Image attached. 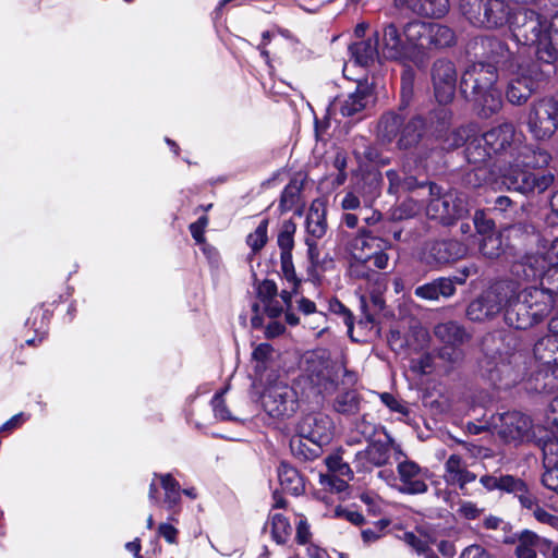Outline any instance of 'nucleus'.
I'll return each mask as SVG.
<instances>
[{"label":"nucleus","mask_w":558,"mask_h":558,"mask_svg":"<svg viewBox=\"0 0 558 558\" xmlns=\"http://www.w3.org/2000/svg\"><path fill=\"white\" fill-rule=\"evenodd\" d=\"M483 359L480 362L494 383L506 381V386L518 383L527 371V356L518 350V339L512 331L488 333L482 341Z\"/></svg>","instance_id":"nucleus-1"},{"label":"nucleus","mask_w":558,"mask_h":558,"mask_svg":"<svg viewBox=\"0 0 558 558\" xmlns=\"http://www.w3.org/2000/svg\"><path fill=\"white\" fill-rule=\"evenodd\" d=\"M510 32L519 46L535 49L538 61L553 65L558 60V14L550 19L532 9L513 12Z\"/></svg>","instance_id":"nucleus-2"},{"label":"nucleus","mask_w":558,"mask_h":558,"mask_svg":"<svg viewBox=\"0 0 558 558\" xmlns=\"http://www.w3.org/2000/svg\"><path fill=\"white\" fill-rule=\"evenodd\" d=\"M551 159L550 154L541 148L521 144L511 165L501 172L502 184L508 190L517 191L521 194L543 193L555 180L551 172L533 173L525 168L538 169L548 166Z\"/></svg>","instance_id":"nucleus-3"},{"label":"nucleus","mask_w":558,"mask_h":558,"mask_svg":"<svg viewBox=\"0 0 558 558\" xmlns=\"http://www.w3.org/2000/svg\"><path fill=\"white\" fill-rule=\"evenodd\" d=\"M497 81L498 72L493 63L474 62L462 73L460 92L483 118L497 113L502 106Z\"/></svg>","instance_id":"nucleus-4"},{"label":"nucleus","mask_w":558,"mask_h":558,"mask_svg":"<svg viewBox=\"0 0 558 558\" xmlns=\"http://www.w3.org/2000/svg\"><path fill=\"white\" fill-rule=\"evenodd\" d=\"M510 293L506 306L505 322L515 329H526L543 320L551 311L555 300L553 293H557L554 286L547 289L536 287L525 288Z\"/></svg>","instance_id":"nucleus-5"},{"label":"nucleus","mask_w":558,"mask_h":558,"mask_svg":"<svg viewBox=\"0 0 558 558\" xmlns=\"http://www.w3.org/2000/svg\"><path fill=\"white\" fill-rule=\"evenodd\" d=\"M495 421L499 436L506 442L515 445L533 442L539 447L543 454L558 452V441L555 435L542 425H534L531 417L519 411L500 413Z\"/></svg>","instance_id":"nucleus-6"},{"label":"nucleus","mask_w":558,"mask_h":558,"mask_svg":"<svg viewBox=\"0 0 558 558\" xmlns=\"http://www.w3.org/2000/svg\"><path fill=\"white\" fill-rule=\"evenodd\" d=\"M340 366L330 359L325 349H317L304 355L302 375L298 385L307 398L332 393L338 385Z\"/></svg>","instance_id":"nucleus-7"},{"label":"nucleus","mask_w":558,"mask_h":558,"mask_svg":"<svg viewBox=\"0 0 558 558\" xmlns=\"http://www.w3.org/2000/svg\"><path fill=\"white\" fill-rule=\"evenodd\" d=\"M512 274L525 281L550 280L558 275V236L542 240L537 252L526 254L512 266Z\"/></svg>","instance_id":"nucleus-8"},{"label":"nucleus","mask_w":558,"mask_h":558,"mask_svg":"<svg viewBox=\"0 0 558 558\" xmlns=\"http://www.w3.org/2000/svg\"><path fill=\"white\" fill-rule=\"evenodd\" d=\"M459 8L472 25L488 29L510 25L513 15L504 0H461Z\"/></svg>","instance_id":"nucleus-9"},{"label":"nucleus","mask_w":558,"mask_h":558,"mask_svg":"<svg viewBox=\"0 0 558 558\" xmlns=\"http://www.w3.org/2000/svg\"><path fill=\"white\" fill-rule=\"evenodd\" d=\"M514 68L508 83L506 97L512 105L520 106L525 104L539 84L550 76V72L545 71L538 62L517 63Z\"/></svg>","instance_id":"nucleus-10"},{"label":"nucleus","mask_w":558,"mask_h":558,"mask_svg":"<svg viewBox=\"0 0 558 558\" xmlns=\"http://www.w3.org/2000/svg\"><path fill=\"white\" fill-rule=\"evenodd\" d=\"M429 195L426 214L442 225H451L454 220L465 217L470 211L468 198L463 193L448 191L441 194L439 186L429 184Z\"/></svg>","instance_id":"nucleus-11"},{"label":"nucleus","mask_w":558,"mask_h":558,"mask_svg":"<svg viewBox=\"0 0 558 558\" xmlns=\"http://www.w3.org/2000/svg\"><path fill=\"white\" fill-rule=\"evenodd\" d=\"M514 292V282H497L469 304L466 316L473 322H482L493 317L502 308L506 311L510 293Z\"/></svg>","instance_id":"nucleus-12"},{"label":"nucleus","mask_w":558,"mask_h":558,"mask_svg":"<svg viewBox=\"0 0 558 558\" xmlns=\"http://www.w3.org/2000/svg\"><path fill=\"white\" fill-rule=\"evenodd\" d=\"M526 123L535 140H549L558 130V96L534 101L530 107Z\"/></svg>","instance_id":"nucleus-13"},{"label":"nucleus","mask_w":558,"mask_h":558,"mask_svg":"<svg viewBox=\"0 0 558 558\" xmlns=\"http://www.w3.org/2000/svg\"><path fill=\"white\" fill-rule=\"evenodd\" d=\"M260 399L264 411L272 418L291 417L299 408L295 390L283 380L269 383Z\"/></svg>","instance_id":"nucleus-14"},{"label":"nucleus","mask_w":558,"mask_h":558,"mask_svg":"<svg viewBox=\"0 0 558 558\" xmlns=\"http://www.w3.org/2000/svg\"><path fill=\"white\" fill-rule=\"evenodd\" d=\"M484 142L493 148L496 155L504 157V161L511 165L525 136L510 122H505L484 133Z\"/></svg>","instance_id":"nucleus-15"},{"label":"nucleus","mask_w":558,"mask_h":558,"mask_svg":"<svg viewBox=\"0 0 558 558\" xmlns=\"http://www.w3.org/2000/svg\"><path fill=\"white\" fill-rule=\"evenodd\" d=\"M390 246L389 242L381 238L374 236L369 232L362 231L350 244V252L354 259L373 264L378 269H385L388 266L389 257L385 252Z\"/></svg>","instance_id":"nucleus-16"},{"label":"nucleus","mask_w":558,"mask_h":558,"mask_svg":"<svg viewBox=\"0 0 558 558\" xmlns=\"http://www.w3.org/2000/svg\"><path fill=\"white\" fill-rule=\"evenodd\" d=\"M457 70L452 61L437 59L430 69L434 95L438 104L447 105L452 101L457 88Z\"/></svg>","instance_id":"nucleus-17"},{"label":"nucleus","mask_w":558,"mask_h":558,"mask_svg":"<svg viewBox=\"0 0 558 558\" xmlns=\"http://www.w3.org/2000/svg\"><path fill=\"white\" fill-rule=\"evenodd\" d=\"M434 335L445 344L440 350L441 359L451 363H456L462 359V352L457 349V347L465 343L470 339L463 326L456 322L440 323L435 326Z\"/></svg>","instance_id":"nucleus-18"},{"label":"nucleus","mask_w":558,"mask_h":558,"mask_svg":"<svg viewBox=\"0 0 558 558\" xmlns=\"http://www.w3.org/2000/svg\"><path fill=\"white\" fill-rule=\"evenodd\" d=\"M292 292L282 290L278 294L277 284L272 280H264L257 286V298L259 303L253 305L255 313L259 312L262 305L263 311L271 318L278 317L283 308L291 305Z\"/></svg>","instance_id":"nucleus-19"},{"label":"nucleus","mask_w":558,"mask_h":558,"mask_svg":"<svg viewBox=\"0 0 558 558\" xmlns=\"http://www.w3.org/2000/svg\"><path fill=\"white\" fill-rule=\"evenodd\" d=\"M429 27L428 22L414 20L408 22L403 27V36L408 40L411 63L417 68L425 66L429 50Z\"/></svg>","instance_id":"nucleus-20"},{"label":"nucleus","mask_w":558,"mask_h":558,"mask_svg":"<svg viewBox=\"0 0 558 558\" xmlns=\"http://www.w3.org/2000/svg\"><path fill=\"white\" fill-rule=\"evenodd\" d=\"M332 422L329 416L323 413H312L303 416L298 423L296 432L301 438L322 448L327 445L332 437Z\"/></svg>","instance_id":"nucleus-21"},{"label":"nucleus","mask_w":558,"mask_h":558,"mask_svg":"<svg viewBox=\"0 0 558 558\" xmlns=\"http://www.w3.org/2000/svg\"><path fill=\"white\" fill-rule=\"evenodd\" d=\"M401 33L393 23L386 24L379 35L380 52L387 60L399 61L401 63H411V54L407 38H402Z\"/></svg>","instance_id":"nucleus-22"},{"label":"nucleus","mask_w":558,"mask_h":558,"mask_svg":"<svg viewBox=\"0 0 558 558\" xmlns=\"http://www.w3.org/2000/svg\"><path fill=\"white\" fill-rule=\"evenodd\" d=\"M421 168L410 159L404 161L399 169H391L386 172L389 181V193L399 194L412 192L426 184V181L420 180Z\"/></svg>","instance_id":"nucleus-23"},{"label":"nucleus","mask_w":558,"mask_h":558,"mask_svg":"<svg viewBox=\"0 0 558 558\" xmlns=\"http://www.w3.org/2000/svg\"><path fill=\"white\" fill-rule=\"evenodd\" d=\"M400 486L398 490L407 495H421L427 492V470L411 460H403L397 465Z\"/></svg>","instance_id":"nucleus-24"},{"label":"nucleus","mask_w":558,"mask_h":558,"mask_svg":"<svg viewBox=\"0 0 558 558\" xmlns=\"http://www.w3.org/2000/svg\"><path fill=\"white\" fill-rule=\"evenodd\" d=\"M328 474L319 475V483L326 492L342 493L348 488V482L352 480L353 473L347 462L338 456L326 458Z\"/></svg>","instance_id":"nucleus-25"},{"label":"nucleus","mask_w":558,"mask_h":558,"mask_svg":"<svg viewBox=\"0 0 558 558\" xmlns=\"http://www.w3.org/2000/svg\"><path fill=\"white\" fill-rule=\"evenodd\" d=\"M391 450L395 451L396 459L403 456L400 445L387 435V440H376L371 442L364 450L356 453V460L364 469L368 466H383L389 458Z\"/></svg>","instance_id":"nucleus-26"},{"label":"nucleus","mask_w":558,"mask_h":558,"mask_svg":"<svg viewBox=\"0 0 558 558\" xmlns=\"http://www.w3.org/2000/svg\"><path fill=\"white\" fill-rule=\"evenodd\" d=\"M476 474L469 470L459 454H450L444 464L442 478L448 486L458 487L462 495L470 496L468 485L476 481Z\"/></svg>","instance_id":"nucleus-27"},{"label":"nucleus","mask_w":558,"mask_h":558,"mask_svg":"<svg viewBox=\"0 0 558 558\" xmlns=\"http://www.w3.org/2000/svg\"><path fill=\"white\" fill-rule=\"evenodd\" d=\"M374 101L372 89L367 84H357L355 90L335 100L341 114L344 117L355 116L365 110Z\"/></svg>","instance_id":"nucleus-28"},{"label":"nucleus","mask_w":558,"mask_h":558,"mask_svg":"<svg viewBox=\"0 0 558 558\" xmlns=\"http://www.w3.org/2000/svg\"><path fill=\"white\" fill-rule=\"evenodd\" d=\"M306 231L308 236L305 242L312 255L316 247V240L323 238L327 231L326 209L322 201L316 199L311 204L306 216Z\"/></svg>","instance_id":"nucleus-29"},{"label":"nucleus","mask_w":558,"mask_h":558,"mask_svg":"<svg viewBox=\"0 0 558 558\" xmlns=\"http://www.w3.org/2000/svg\"><path fill=\"white\" fill-rule=\"evenodd\" d=\"M400 8H407L416 15L441 19L449 12V0H393Z\"/></svg>","instance_id":"nucleus-30"},{"label":"nucleus","mask_w":558,"mask_h":558,"mask_svg":"<svg viewBox=\"0 0 558 558\" xmlns=\"http://www.w3.org/2000/svg\"><path fill=\"white\" fill-rule=\"evenodd\" d=\"M464 279H459L458 277L453 279L451 278H438L433 280L432 282L422 284L417 287L414 291V294L417 298L436 301L440 296L450 298L456 292L454 282L463 283Z\"/></svg>","instance_id":"nucleus-31"},{"label":"nucleus","mask_w":558,"mask_h":558,"mask_svg":"<svg viewBox=\"0 0 558 558\" xmlns=\"http://www.w3.org/2000/svg\"><path fill=\"white\" fill-rule=\"evenodd\" d=\"M481 46L484 50V56L495 61V63H502L508 65L509 69L514 68L519 63L517 57L509 50L506 43L494 36H486L480 39Z\"/></svg>","instance_id":"nucleus-32"},{"label":"nucleus","mask_w":558,"mask_h":558,"mask_svg":"<svg viewBox=\"0 0 558 558\" xmlns=\"http://www.w3.org/2000/svg\"><path fill=\"white\" fill-rule=\"evenodd\" d=\"M349 50L356 64L361 66L374 64L381 53L379 50V33H376L374 38L352 44Z\"/></svg>","instance_id":"nucleus-33"},{"label":"nucleus","mask_w":558,"mask_h":558,"mask_svg":"<svg viewBox=\"0 0 558 558\" xmlns=\"http://www.w3.org/2000/svg\"><path fill=\"white\" fill-rule=\"evenodd\" d=\"M426 124L422 117L416 116L402 123L398 140L400 149H409L417 145L425 133Z\"/></svg>","instance_id":"nucleus-34"},{"label":"nucleus","mask_w":558,"mask_h":558,"mask_svg":"<svg viewBox=\"0 0 558 558\" xmlns=\"http://www.w3.org/2000/svg\"><path fill=\"white\" fill-rule=\"evenodd\" d=\"M278 480L281 488L294 496L301 495L305 489V483L299 471L286 462L278 466Z\"/></svg>","instance_id":"nucleus-35"},{"label":"nucleus","mask_w":558,"mask_h":558,"mask_svg":"<svg viewBox=\"0 0 558 558\" xmlns=\"http://www.w3.org/2000/svg\"><path fill=\"white\" fill-rule=\"evenodd\" d=\"M465 254L466 247L456 240L439 241L430 247V255L437 263H450L462 258Z\"/></svg>","instance_id":"nucleus-36"},{"label":"nucleus","mask_w":558,"mask_h":558,"mask_svg":"<svg viewBox=\"0 0 558 558\" xmlns=\"http://www.w3.org/2000/svg\"><path fill=\"white\" fill-rule=\"evenodd\" d=\"M429 27V50L432 49H444L451 47L456 44V33L449 26L428 22Z\"/></svg>","instance_id":"nucleus-37"},{"label":"nucleus","mask_w":558,"mask_h":558,"mask_svg":"<svg viewBox=\"0 0 558 558\" xmlns=\"http://www.w3.org/2000/svg\"><path fill=\"white\" fill-rule=\"evenodd\" d=\"M483 140L484 133L469 141L465 148L466 160L478 167L490 159L493 155H496L493 148Z\"/></svg>","instance_id":"nucleus-38"},{"label":"nucleus","mask_w":558,"mask_h":558,"mask_svg":"<svg viewBox=\"0 0 558 558\" xmlns=\"http://www.w3.org/2000/svg\"><path fill=\"white\" fill-rule=\"evenodd\" d=\"M558 352V337L555 336H545L541 338L533 348V353L535 359L549 362L551 354ZM554 361L557 362L558 357H554ZM558 377V365L553 368L550 375H546V378H557Z\"/></svg>","instance_id":"nucleus-39"},{"label":"nucleus","mask_w":558,"mask_h":558,"mask_svg":"<svg viewBox=\"0 0 558 558\" xmlns=\"http://www.w3.org/2000/svg\"><path fill=\"white\" fill-rule=\"evenodd\" d=\"M403 119L400 114L388 112L384 114L378 123V136L383 142L391 143L401 131Z\"/></svg>","instance_id":"nucleus-40"},{"label":"nucleus","mask_w":558,"mask_h":558,"mask_svg":"<svg viewBox=\"0 0 558 558\" xmlns=\"http://www.w3.org/2000/svg\"><path fill=\"white\" fill-rule=\"evenodd\" d=\"M160 480L165 492L163 502L169 510L177 508L181 501V487L179 482L171 474H155Z\"/></svg>","instance_id":"nucleus-41"},{"label":"nucleus","mask_w":558,"mask_h":558,"mask_svg":"<svg viewBox=\"0 0 558 558\" xmlns=\"http://www.w3.org/2000/svg\"><path fill=\"white\" fill-rule=\"evenodd\" d=\"M274 348L269 343H259L252 353V363L255 376L260 380L263 374L271 366Z\"/></svg>","instance_id":"nucleus-42"},{"label":"nucleus","mask_w":558,"mask_h":558,"mask_svg":"<svg viewBox=\"0 0 558 558\" xmlns=\"http://www.w3.org/2000/svg\"><path fill=\"white\" fill-rule=\"evenodd\" d=\"M544 542L536 533L525 530L518 539L515 554L518 558H536V548Z\"/></svg>","instance_id":"nucleus-43"},{"label":"nucleus","mask_w":558,"mask_h":558,"mask_svg":"<svg viewBox=\"0 0 558 558\" xmlns=\"http://www.w3.org/2000/svg\"><path fill=\"white\" fill-rule=\"evenodd\" d=\"M296 226L292 220H286L282 222L280 232L278 234L277 243L281 250L280 255L292 254L294 246L293 235L295 233Z\"/></svg>","instance_id":"nucleus-44"},{"label":"nucleus","mask_w":558,"mask_h":558,"mask_svg":"<svg viewBox=\"0 0 558 558\" xmlns=\"http://www.w3.org/2000/svg\"><path fill=\"white\" fill-rule=\"evenodd\" d=\"M270 526L272 538L278 544L284 543L291 532V525L288 519L281 513H274L270 517Z\"/></svg>","instance_id":"nucleus-45"},{"label":"nucleus","mask_w":558,"mask_h":558,"mask_svg":"<svg viewBox=\"0 0 558 558\" xmlns=\"http://www.w3.org/2000/svg\"><path fill=\"white\" fill-rule=\"evenodd\" d=\"M480 252L487 258H497L502 252L500 235L494 233L482 236Z\"/></svg>","instance_id":"nucleus-46"},{"label":"nucleus","mask_w":558,"mask_h":558,"mask_svg":"<svg viewBox=\"0 0 558 558\" xmlns=\"http://www.w3.org/2000/svg\"><path fill=\"white\" fill-rule=\"evenodd\" d=\"M268 219H263L254 232L250 233L246 238V243L254 253L259 252L268 241Z\"/></svg>","instance_id":"nucleus-47"},{"label":"nucleus","mask_w":558,"mask_h":558,"mask_svg":"<svg viewBox=\"0 0 558 558\" xmlns=\"http://www.w3.org/2000/svg\"><path fill=\"white\" fill-rule=\"evenodd\" d=\"M301 187L298 182H290L283 190L279 207L281 211H289L298 204Z\"/></svg>","instance_id":"nucleus-48"},{"label":"nucleus","mask_w":558,"mask_h":558,"mask_svg":"<svg viewBox=\"0 0 558 558\" xmlns=\"http://www.w3.org/2000/svg\"><path fill=\"white\" fill-rule=\"evenodd\" d=\"M335 409L344 414L354 413L359 410V399L354 391H347L337 397Z\"/></svg>","instance_id":"nucleus-49"},{"label":"nucleus","mask_w":558,"mask_h":558,"mask_svg":"<svg viewBox=\"0 0 558 558\" xmlns=\"http://www.w3.org/2000/svg\"><path fill=\"white\" fill-rule=\"evenodd\" d=\"M469 138V130L466 128H459L451 130L442 140V149H456L466 143Z\"/></svg>","instance_id":"nucleus-50"},{"label":"nucleus","mask_w":558,"mask_h":558,"mask_svg":"<svg viewBox=\"0 0 558 558\" xmlns=\"http://www.w3.org/2000/svg\"><path fill=\"white\" fill-rule=\"evenodd\" d=\"M281 272L286 280L290 283V291L294 294L298 292L300 280L296 278L292 254L280 255Z\"/></svg>","instance_id":"nucleus-51"},{"label":"nucleus","mask_w":558,"mask_h":558,"mask_svg":"<svg viewBox=\"0 0 558 558\" xmlns=\"http://www.w3.org/2000/svg\"><path fill=\"white\" fill-rule=\"evenodd\" d=\"M303 440H305V438H301L299 433L296 436L291 438L290 448H291L292 452L295 456H299L303 459H311L313 457H316L318 454V451L320 448H318L316 446L313 449L307 448L306 445L303 442Z\"/></svg>","instance_id":"nucleus-52"},{"label":"nucleus","mask_w":558,"mask_h":558,"mask_svg":"<svg viewBox=\"0 0 558 558\" xmlns=\"http://www.w3.org/2000/svg\"><path fill=\"white\" fill-rule=\"evenodd\" d=\"M473 222L478 235L481 236L496 233L494 230V221L487 218L483 210L475 211Z\"/></svg>","instance_id":"nucleus-53"},{"label":"nucleus","mask_w":558,"mask_h":558,"mask_svg":"<svg viewBox=\"0 0 558 558\" xmlns=\"http://www.w3.org/2000/svg\"><path fill=\"white\" fill-rule=\"evenodd\" d=\"M498 489L514 494L523 493L525 484L512 475H502L498 477Z\"/></svg>","instance_id":"nucleus-54"},{"label":"nucleus","mask_w":558,"mask_h":558,"mask_svg":"<svg viewBox=\"0 0 558 558\" xmlns=\"http://www.w3.org/2000/svg\"><path fill=\"white\" fill-rule=\"evenodd\" d=\"M388 524H389V521L379 520L373 526L364 529L362 531L363 541L365 543H372V542L379 539L383 536L384 530L388 526Z\"/></svg>","instance_id":"nucleus-55"},{"label":"nucleus","mask_w":558,"mask_h":558,"mask_svg":"<svg viewBox=\"0 0 558 558\" xmlns=\"http://www.w3.org/2000/svg\"><path fill=\"white\" fill-rule=\"evenodd\" d=\"M226 390H222L220 392H217L211 401L213 409L215 412V416L219 420L226 421V420H232L230 411L227 409L225 404V400L222 398Z\"/></svg>","instance_id":"nucleus-56"},{"label":"nucleus","mask_w":558,"mask_h":558,"mask_svg":"<svg viewBox=\"0 0 558 558\" xmlns=\"http://www.w3.org/2000/svg\"><path fill=\"white\" fill-rule=\"evenodd\" d=\"M400 539L403 541L408 546L413 548L417 554L426 553L428 545L427 543L415 535L413 532H404Z\"/></svg>","instance_id":"nucleus-57"},{"label":"nucleus","mask_w":558,"mask_h":558,"mask_svg":"<svg viewBox=\"0 0 558 558\" xmlns=\"http://www.w3.org/2000/svg\"><path fill=\"white\" fill-rule=\"evenodd\" d=\"M457 512L464 519L474 520L480 517L481 509L472 501L461 500Z\"/></svg>","instance_id":"nucleus-58"},{"label":"nucleus","mask_w":558,"mask_h":558,"mask_svg":"<svg viewBox=\"0 0 558 558\" xmlns=\"http://www.w3.org/2000/svg\"><path fill=\"white\" fill-rule=\"evenodd\" d=\"M207 225H208L207 216H202L195 222L190 225L191 234H192L193 239L199 244L205 242L204 232H205Z\"/></svg>","instance_id":"nucleus-59"},{"label":"nucleus","mask_w":558,"mask_h":558,"mask_svg":"<svg viewBox=\"0 0 558 558\" xmlns=\"http://www.w3.org/2000/svg\"><path fill=\"white\" fill-rule=\"evenodd\" d=\"M533 515L538 522L558 529V517L549 513L542 507L536 506L533 510Z\"/></svg>","instance_id":"nucleus-60"},{"label":"nucleus","mask_w":558,"mask_h":558,"mask_svg":"<svg viewBox=\"0 0 558 558\" xmlns=\"http://www.w3.org/2000/svg\"><path fill=\"white\" fill-rule=\"evenodd\" d=\"M28 417L29 416L23 412L13 415L10 420L0 426V434L11 433L14 429L21 427L28 420Z\"/></svg>","instance_id":"nucleus-61"},{"label":"nucleus","mask_w":558,"mask_h":558,"mask_svg":"<svg viewBox=\"0 0 558 558\" xmlns=\"http://www.w3.org/2000/svg\"><path fill=\"white\" fill-rule=\"evenodd\" d=\"M299 310L305 315L316 314L317 323H324L326 320L325 314L317 312L315 303L306 298H301L299 301Z\"/></svg>","instance_id":"nucleus-62"},{"label":"nucleus","mask_w":558,"mask_h":558,"mask_svg":"<svg viewBox=\"0 0 558 558\" xmlns=\"http://www.w3.org/2000/svg\"><path fill=\"white\" fill-rule=\"evenodd\" d=\"M179 531L169 523H160L158 526V535L163 537L168 543L175 544Z\"/></svg>","instance_id":"nucleus-63"},{"label":"nucleus","mask_w":558,"mask_h":558,"mask_svg":"<svg viewBox=\"0 0 558 558\" xmlns=\"http://www.w3.org/2000/svg\"><path fill=\"white\" fill-rule=\"evenodd\" d=\"M460 558H492V556L480 545H471L462 551Z\"/></svg>","instance_id":"nucleus-64"}]
</instances>
